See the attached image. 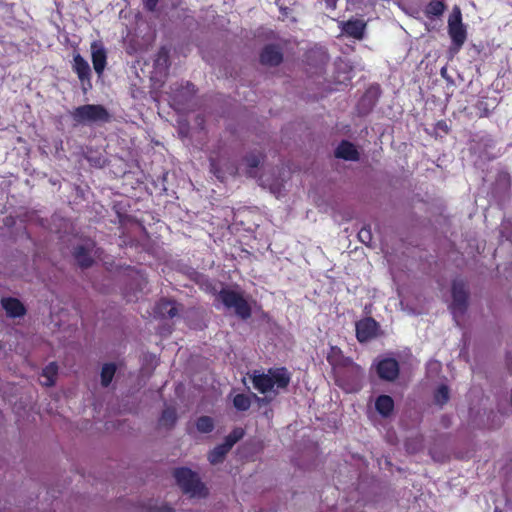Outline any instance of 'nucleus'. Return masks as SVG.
<instances>
[{"mask_svg": "<svg viewBox=\"0 0 512 512\" xmlns=\"http://www.w3.org/2000/svg\"><path fill=\"white\" fill-rule=\"evenodd\" d=\"M72 69L83 84L87 82L89 87H91V69L89 63L81 56V54L75 53L73 55Z\"/></svg>", "mask_w": 512, "mask_h": 512, "instance_id": "obj_15", "label": "nucleus"}, {"mask_svg": "<svg viewBox=\"0 0 512 512\" xmlns=\"http://www.w3.org/2000/svg\"><path fill=\"white\" fill-rule=\"evenodd\" d=\"M230 450L224 442L215 446L208 454L209 462L213 465L222 463Z\"/></svg>", "mask_w": 512, "mask_h": 512, "instance_id": "obj_22", "label": "nucleus"}, {"mask_svg": "<svg viewBox=\"0 0 512 512\" xmlns=\"http://www.w3.org/2000/svg\"><path fill=\"white\" fill-rule=\"evenodd\" d=\"M376 372L380 379L394 381L400 373L399 363L394 358H383L376 364Z\"/></svg>", "mask_w": 512, "mask_h": 512, "instance_id": "obj_8", "label": "nucleus"}, {"mask_svg": "<svg viewBox=\"0 0 512 512\" xmlns=\"http://www.w3.org/2000/svg\"><path fill=\"white\" fill-rule=\"evenodd\" d=\"M117 367L115 363H105L101 369L100 377H101V385L103 387H108L116 373Z\"/></svg>", "mask_w": 512, "mask_h": 512, "instance_id": "obj_25", "label": "nucleus"}, {"mask_svg": "<svg viewBox=\"0 0 512 512\" xmlns=\"http://www.w3.org/2000/svg\"><path fill=\"white\" fill-rule=\"evenodd\" d=\"M195 85L191 82H186L173 89L172 101L180 106L181 109H185L187 105L196 94Z\"/></svg>", "mask_w": 512, "mask_h": 512, "instance_id": "obj_10", "label": "nucleus"}, {"mask_svg": "<svg viewBox=\"0 0 512 512\" xmlns=\"http://www.w3.org/2000/svg\"><path fill=\"white\" fill-rule=\"evenodd\" d=\"M252 397L260 404H268L271 401L267 396L258 397L256 394H252ZM232 401L235 409L241 412L247 411L251 406V396L244 393L236 394Z\"/></svg>", "mask_w": 512, "mask_h": 512, "instance_id": "obj_16", "label": "nucleus"}, {"mask_svg": "<svg viewBox=\"0 0 512 512\" xmlns=\"http://www.w3.org/2000/svg\"><path fill=\"white\" fill-rule=\"evenodd\" d=\"M209 165H210V171L211 173L214 174V176L219 179V180H223L224 179V174L221 170V168L219 167V164L217 162V160L213 157H210L209 158Z\"/></svg>", "mask_w": 512, "mask_h": 512, "instance_id": "obj_31", "label": "nucleus"}, {"mask_svg": "<svg viewBox=\"0 0 512 512\" xmlns=\"http://www.w3.org/2000/svg\"><path fill=\"white\" fill-rule=\"evenodd\" d=\"M58 372V366L55 362L49 363L42 372V376L46 378L44 385L52 386L55 383Z\"/></svg>", "mask_w": 512, "mask_h": 512, "instance_id": "obj_26", "label": "nucleus"}, {"mask_svg": "<svg viewBox=\"0 0 512 512\" xmlns=\"http://www.w3.org/2000/svg\"><path fill=\"white\" fill-rule=\"evenodd\" d=\"M366 22L363 19H349L340 22L342 33L356 40H362L365 36Z\"/></svg>", "mask_w": 512, "mask_h": 512, "instance_id": "obj_11", "label": "nucleus"}, {"mask_svg": "<svg viewBox=\"0 0 512 512\" xmlns=\"http://www.w3.org/2000/svg\"><path fill=\"white\" fill-rule=\"evenodd\" d=\"M264 156L262 153H249L245 156L244 160L249 169H255L259 166Z\"/></svg>", "mask_w": 512, "mask_h": 512, "instance_id": "obj_30", "label": "nucleus"}, {"mask_svg": "<svg viewBox=\"0 0 512 512\" xmlns=\"http://www.w3.org/2000/svg\"><path fill=\"white\" fill-rule=\"evenodd\" d=\"M154 66L159 70H168L170 67V54L169 49L165 46L160 47L158 50L155 59Z\"/></svg>", "mask_w": 512, "mask_h": 512, "instance_id": "obj_23", "label": "nucleus"}, {"mask_svg": "<svg viewBox=\"0 0 512 512\" xmlns=\"http://www.w3.org/2000/svg\"><path fill=\"white\" fill-rule=\"evenodd\" d=\"M448 33L452 40L453 45L460 49L465 43L467 38V31L462 23L460 11L457 12L448 22Z\"/></svg>", "mask_w": 512, "mask_h": 512, "instance_id": "obj_7", "label": "nucleus"}, {"mask_svg": "<svg viewBox=\"0 0 512 512\" xmlns=\"http://www.w3.org/2000/svg\"><path fill=\"white\" fill-rule=\"evenodd\" d=\"M449 388L447 385H440L434 393V401L437 405L443 406L449 401Z\"/></svg>", "mask_w": 512, "mask_h": 512, "instance_id": "obj_28", "label": "nucleus"}, {"mask_svg": "<svg viewBox=\"0 0 512 512\" xmlns=\"http://www.w3.org/2000/svg\"><path fill=\"white\" fill-rule=\"evenodd\" d=\"M445 9L444 0H432L426 5L424 14L427 18L433 19L442 16Z\"/></svg>", "mask_w": 512, "mask_h": 512, "instance_id": "obj_21", "label": "nucleus"}, {"mask_svg": "<svg viewBox=\"0 0 512 512\" xmlns=\"http://www.w3.org/2000/svg\"><path fill=\"white\" fill-rule=\"evenodd\" d=\"M159 0H143L144 8L149 12H154Z\"/></svg>", "mask_w": 512, "mask_h": 512, "instance_id": "obj_35", "label": "nucleus"}, {"mask_svg": "<svg viewBox=\"0 0 512 512\" xmlns=\"http://www.w3.org/2000/svg\"><path fill=\"white\" fill-rule=\"evenodd\" d=\"M504 178H505L506 182H509V176H508V174H504Z\"/></svg>", "mask_w": 512, "mask_h": 512, "instance_id": "obj_39", "label": "nucleus"}, {"mask_svg": "<svg viewBox=\"0 0 512 512\" xmlns=\"http://www.w3.org/2000/svg\"><path fill=\"white\" fill-rule=\"evenodd\" d=\"M335 156L347 161H357L359 159V152L353 143L342 140L335 150Z\"/></svg>", "mask_w": 512, "mask_h": 512, "instance_id": "obj_19", "label": "nucleus"}, {"mask_svg": "<svg viewBox=\"0 0 512 512\" xmlns=\"http://www.w3.org/2000/svg\"><path fill=\"white\" fill-rule=\"evenodd\" d=\"M71 117L76 124L107 123L111 119L107 109L99 104H85L76 107L71 112Z\"/></svg>", "mask_w": 512, "mask_h": 512, "instance_id": "obj_5", "label": "nucleus"}, {"mask_svg": "<svg viewBox=\"0 0 512 512\" xmlns=\"http://www.w3.org/2000/svg\"><path fill=\"white\" fill-rule=\"evenodd\" d=\"M218 298L227 309H234L239 318L247 320L251 317V306L242 292L225 287L219 291Z\"/></svg>", "mask_w": 512, "mask_h": 512, "instance_id": "obj_4", "label": "nucleus"}, {"mask_svg": "<svg viewBox=\"0 0 512 512\" xmlns=\"http://www.w3.org/2000/svg\"><path fill=\"white\" fill-rule=\"evenodd\" d=\"M375 408L383 417H389L394 410V400L389 395H380L376 398Z\"/></svg>", "mask_w": 512, "mask_h": 512, "instance_id": "obj_20", "label": "nucleus"}, {"mask_svg": "<svg viewBox=\"0 0 512 512\" xmlns=\"http://www.w3.org/2000/svg\"><path fill=\"white\" fill-rule=\"evenodd\" d=\"M366 102H368V104H367L366 109H365V111H364V113H365V114H366V113H368V112H370V111L373 109V107H374V106H375V104H376V99H370L369 94H368V93H366V94L361 98V100H360V102H359V108H360V107L365 106V105H366Z\"/></svg>", "mask_w": 512, "mask_h": 512, "instance_id": "obj_32", "label": "nucleus"}, {"mask_svg": "<svg viewBox=\"0 0 512 512\" xmlns=\"http://www.w3.org/2000/svg\"><path fill=\"white\" fill-rule=\"evenodd\" d=\"M253 387L261 394L286 389L291 381V374L286 367L269 368L267 373L255 370L251 375Z\"/></svg>", "mask_w": 512, "mask_h": 512, "instance_id": "obj_1", "label": "nucleus"}, {"mask_svg": "<svg viewBox=\"0 0 512 512\" xmlns=\"http://www.w3.org/2000/svg\"><path fill=\"white\" fill-rule=\"evenodd\" d=\"M339 386L342 387L347 392L356 391L359 388L357 383H355V382H353V383L344 382L341 377H339Z\"/></svg>", "mask_w": 512, "mask_h": 512, "instance_id": "obj_34", "label": "nucleus"}, {"mask_svg": "<svg viewBox=\"0 0 512 512\" xmlns=\"http://www.w3.org/2000/svg\"><path fill=\"white\" fill-rule=\"evenodd\" d=\"M158 512H173V509L168 505H163L158 509Z\"/></svg>", "mask_w": 512, "mask_h": 512, "instance_id": "obj_37", "label": "nucleus"}, {"mask_svg": "<svg viewBox=\"0 0 512 512\" xmlns=\"http://www.w3.org/2000/svg\"><path fill=\"white\" fill-rule=\"evenodd\" d=\"M337 0H326V4L328 7L335 8Z\"/></svg>", "mask_w": 512, "mask_h": 512, "instance_id": "obj_38", "label": "nucleus"}, {"mask_svg": "<svg viewBox=\"0 0 512 512\" xmlns=\"http://www.w3.org/2000/svg\"><path fill=\"white\" fill-rule=\"evenodd\" d=\"M437 128L443 130L445 133H448V126H447V123L445 121H439L437 123Z\"/></svg>", "mask_w": 512, "mask_h": 512, "instance_id": "obj_36", "label": "nucleus"}, {"mask_svg": "<svg viewBox=\"0 0 512 512\" xmlns=\"http://www.w3.org/2000/svg\"><path fill=\"white\" fill-rule=\"evenodd\" d=\"M2 307L11 318L22 317L26 313L23 303L14 297H6L1 300Z\"/></svg>", "mask_w": 512, "mask_h": 512, "instance_id": "obj_18", "label": "nucleus"}, {"mask_svg": "<svg viewBox=\"0 0 512 512\" xmlns=\"http://www.w3.org/2000/svg\"><path fill=\"white\" fill-rule=\"evenodd\" d=\"M452 302L449 305L450 312L458 327H462L461 320L464 318L469 305V291L462 279L452 281L451 287Z\"/></svg>", "mask_w": 512, "mask_h": 512, "instance_id": "obj_2", "label": "nucleus"}, {"mask_svg": "<svg viewBox=\"0 0 512 512\" xmlns=\"http://www.w3.org/2000/svg\"><path fill=\"white\" fill-rule=\"evenodd\" d=\"M173 476L176 480L177 485L185 494L191 496L205 497L207 495V489L201 482L197 473L186 467L176 468L173 472Z\"/></svg>", "mask_w": 512, "mask_h": 512, "instance_id": "obj_3", "label": "nucleus"}, {"mask_svg": "<svg viewBox=\"0 0 512 512\" xmlns=\"http://www.w3.org/2000/svg\"><path fill=\"white\" fill-rule=\"evenodd\" d=\"M91 60L96 74L100 77L107 65V51L100 41L91 43Z\"/></svg>", "mask_w": 512, "mask_h": 512, "instance_id": "obj_9", "label": "nucleus"}, {"mask_svg": "<svg viewBox=\"0 0 512 512\" xmlns=\"http://www.w3.org/2000/svg\"><path fill=\"white\" fill-rule=\"evenodd\" d=\"M359 240L364 244H369L372 240L370 228L363 227L358 233Z\"/></svg>", "mask_w": 512, "mask_h": 512, "instance_id": "obj_33", "label": "nucleus"}, {"mask_svg": "<svg viewBox=\"0 0 512 512\" xmlns=\"http://www.w3.org/2000/svg\"><path fill=\"white\" fill-rule=\"evenodd\" d=\"M327 362L332 368H347L354 365L353 360L350 357L344 355L341 348L338 346H331L327 353Z\"/></svg>", "mask_w": 512, "mask_h": 512, "instance_id": "obj_14", "label": "nucleus"}, {"mask_svg": "<svg viewBox=\"0 0 512 512\" xmlns=\"http://www.w3.org/2000/svg\"><path fill=\"white\" fill-rule=\"evenodd\" d=\"M244 434V429L236 427L225 437L224 443L228 448L231 449L238 441L243 438Z\"/></svg>", "mask_w": 512, "mask_h": 512, "instance_id": "obj_29", "label": "nucleus"}, {"mask_svg": "<svg viewBox=\"0 0 512 512\" xmlns=\"http://www.w3.org/2000/svg\"><path fill=\"white\" fill-rule=\"evenodd\" d=\"M196 428L200 433H210L214 429V421L210 416H200L196 421Z\"/></svg>", "mask_w": 512, "mask_h": 512, "instance_id": "obj_27", "label": "nucleus"}, {"mask_svg": "<svg viewBox=\"0 0 512 512\" xmlns=\"http://www.w3.org/2000/svg\"><path fill=\"white\" fill-rule=\"evenodd\" d=\"M379 323L372 317H366L356 322V338L360 343H366L378 335Z\"/></svg>", "mask_w": 512, "mask_h": 512, "instance_id": "obj_6", "label": "nucleus"}, {"mask_svg": "<svg viewBox=\"0 0 512 512\" xmlns=\"http://www.w3.org/2000/svg\"><path fill=\"white\" fill-rule=\"evenodd\" d=\"M176 421V409L173 407H167L162 411L161 417L159 419V424L167 429H171L176 424Z\"/></svg>", "mask_w": 512, "mask_h": 512, "instance_id": "obj_24", "label": "nucleus"}, {"mask_svg": "<svg viewBox=\"0 0 512 512\" xmlns=\"http://www.w3.org/2000/svg\"><path fill=\"white\" fill-rule=\"evenodd\" d=\"M283 61L281 48L276 44H268L263 47L260 53V62L263 65L276 67Z\"/></svg>", "mask_w": 512, "mask_h": 512, "instance_id": "obj_12", "label": "nucleus"}, {"mask_svg": "<svg viewBox=\"0 0 512 512\" xmlns=\"http://www.w3.org/2000/svg\"><path fill=\"white\" fill-rule=\"evenodd\" d=\"M495 512H501V511L495 510Z\"/></svg>", "mask_w": 512, "mask_h": 512, "instance_id": "obj_40", "label": "nucleus"}, {"mask_svg": "<svg viewBox=\"0 0 512 512\" xmlns=\"http://www.w3.org/2000/svg\"><path fill=\"white\" fill-rule=\"evenodd\" d=\"M94 246L95 243L90 241L86 244L78 245L74 248V259L81 268H89L92 266L94 260L91 257V252Z\"/></svg>", "mask_w": 512, "mask_h": 512, "instance_id": "obj_13", "label": "nucleus"}, {"mask_svg": "<svg viewBox=\"0 0 512 512\" xmlns=\"http://www.w3.org/2000/svg\"><path fill=\"white\" fill-rule=\"evenodd\" d=\"M154 313L158 317L172 319L178 314L176 302L174 300L162 298L156 303Z\"/></svg>", "mask_w": 512, "mask_h": 512, "instance_id": "obj_17", "label": "nucleus"}]
</instances>
